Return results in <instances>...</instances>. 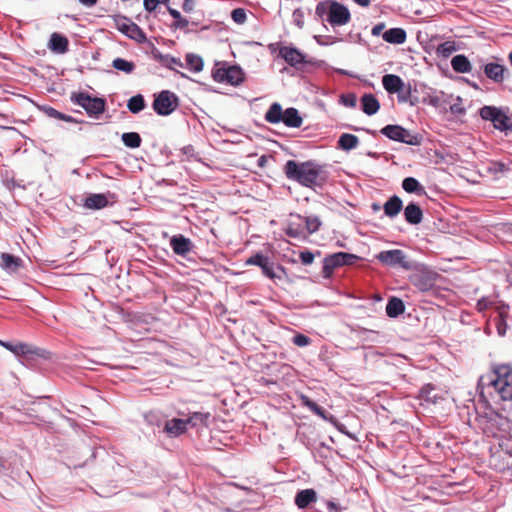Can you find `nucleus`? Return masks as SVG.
Returning a JSON list of instances; mask_svg holds the SVG:
<instances>
[{"label":"nucleus","mask_w":512,"mask_h":512,"mask_svg":"<svg viewBox=\"0 0 512 512\" xmlns=\"http://www.w3.org/2000/svg\"><path fill=\"white\" fill-rule=\"evenodd\" d=\"M230 16H231V19L236 23V24H244L247 20V13H246V10L242 7H237V8H234L231 13H230Z\"/></svg>","instance_id":"nucleus-51"},{"label":"nucleus","mask_w":512,"mask_h":512,"mask_svg":"<svg viewBox=\"0 0 512 512\" xmlns=\"http://www.w3.org/2000/svg\"><path fill=\"white\" fill-rule=\"evenodd\" d=\"M169 245L174 254L187 260L190 259L189 254L195 247L190 238L180 233L170 237Z\"/></svg>","instance_id":"nucleus-18"},{"label":"nucleus","mask_w":512,"mask_h":512,"mask_svg":"<svg viewBox=\"0 0 512 512\" xmlns=\"http://www.w3.org/2000/svg\"><path fill=\"white\" fill-rule=\"evenodd\" d=\"M321 251L316 250L315 252L305 248L299 252V260L304 266L311 265L314 262L316 256H320Z\"/></svg>","instance_id":"nucleus-44"},{"label":"nucleus","mask_w":512,"mask_h":512,"mask_svg":"<svg viewBox=\"0 0 512 512\" xmlns=\"http://www.w3.org/2000/svg\"><path fill=\"white\" fill-rule=\"evenodd\" d=\"M181 152L187 157V160H199L193 145H186L182 147Z\"/></svg>","instance_id":"nucleus-61"},{"label":"nucleus","mask_w":512,"mask_h":512,"mask_svg":"<svg viewBox=\"0 0 512 512\" xmlns=\"http://www.w3.org/2000/svg\"><path fill=\"white\" fill-rule=\"evenodd\" d=\"M293 22L298 28H303L304 26V13L301 8H296L293 13Z\"/></svg>","instance_id":"nucleus-59"},{"label":"nucleus","mask_w":512,"mask_h":512,"mask_svg":"<svg viewBox=\"0 0 512 512\" xmlns=\"http://www.w3.org/2000/svg\"><path fill=\"white\" fill-rule=\"evenodd\" d=\"M362 258L353 253L338 251L331 254H327L322 261V277L326 280H330L334 271L344 266H351L359 262Z\"/></svg>","instance_id":"nucleus-9"},{"label":"nucleus","mask_w":512,"mask_h":512,"mask_svg":"<svg viewBox=\"0 0 512 512\" xmlns=\"http://www.w3.org/2000/svg\"><path fill=\"white\" fill-rule=\"evenodd\" d=\"M291 342L298 347H307L311 344L312 339L304 333L297 332L292 336Z\"/></svg>","instance_id":"nucleus-50"},{"label":"nucleus","mask_w":512,"mask_h":512,"mask_svg":"<svg viewBox=\"0 0 512 512\" xmlns=\"http://www.w3.org/2000/svg\"><path fill=\"white\" fill-rule=\"evenodd\" d=\"M161 65L167 69L173 70V65L183 67V63L180 58H176L170 54H165L161 62Z\"/></svg>","instance_id":"nucleus-52"},{"label":"nucleus","mask_w":512,"mask_h":512,"mask_svg":"<svg viewBox=\"0 0 512 512\" xmlns=\"http://www.w3.org/2000/svg\"><path fill=\"white\" fill-rule=\"evenodd\" d=\"M315 19L328 23L332 28L341 27L351 21L347 5L337 0L320 1L315 8Z\"/></svg>","instance_id":"nucleus-5"},{"label":"nucleus","mask_w":512,"mask_h":512,"mask_svg":"<svg viewBox=\"0 0 512 512\" xmlns=\"http://www.w3.org/2000/svg\"><path fill=\"white\" fill-rule=\"evenodd\" d=\"M486 77L495 83H502L505 80L507 68L499 63L490 62L483 66Z\"/></svg>","instance_id":"nucleus-25"},{"label":"nucleus","mask_w":512,"mask_h":512,"mask_svg":"<svg viewBox=\"0 0 512 512\" xmlns=\"http://www.w3.org/2000/svg\"><path fill=\"white\" fill-rule=\"evenodd\" d=\"M302 221L294 222L288 221L286 227L283 229L286 236L294 239H306L305 232L302 228Z\"/></svg>","instance_id":"nucleus-36"},{"label":"nucleus","mask_w":512,"mask_h":512,"mask_svg":"<svg viewBox=\"0 0 512 512\" xmlns=\"http://www.w3.org/2000/svg\"><path fill=\"white\" fill-rule=\"evenodd\" d=\"M280 59L291 68L303 73H311L313 69H323L326 73L335 72L342 76L361 79L358 75L349 70L332 67L325 60L308 56L292 43L280 49Z\"/></svg>","instance_id":"nucleus-3"},{"label":"nucleus","mask_w":512,"mask_h":512,"mask_svg":"<svg viewBox=\"0 0 512 512\" xmlns=\"http://www.w3.org/2000/svg\"><path fill=\"white\" fill-rule=\"evenodd\" d=\"M179 106L180 98L171 90L164 89L153 94L151 107L158 116H170Z\"/></svg>","instance_id":"nucleus-10"},{"label":"nucleus","mask_w":512,"mask_h":512,"mask_svg":"<svg viewBox=\"0 0 512 512\" xmlns=\"http://www.w3.org/2000/svg\"><path fill=\"white\" fill-rule=\"evenodd\" d=\"M360 109L368 116L376 114L380 109V102L372 93H365L360 98Z\"/></svg>","instance_id":"nucleus-27"},{"label":"nucleus","mask_w":512,"mask_h":512,"mask_svg":"<svg viewBox=\"0 0 512 512\" xmlns=\"http://www.w3.org/2000/svg\"><path fill=\"white\" fill-rule=\"evenodd\" d=\"M284 110L279 102H273L264 114V120L270 124H279L283 120Z\"/></svg>","instance_id":"nucleus-35"},{"label":"nucleus","mask_w":512,"mask_h":512,"mask_svg":"<svg viewBox=\"0 0 512 512\" xmlns=\"http://www.w3.org/2000/svg\"><path fill=\"white\" fill-rule=\"evenodd\" d=\"M359 138L352 133H342L337 139L336 148L344 152H350L359 145Z\"/></svg>","instance_id":"nucleus-29"},{"label":"nucleus","mask_w":512,"mask_h":512,"mask_svg":"<svg viewBox=\"0 0 512 512\" xmlns=\"http://www.w3.org/2000/svg\"><path fill=\"white\" fill-rule=\"evenodd\" d=\"M111 66L120 72L125 74H132L136 68V65L133 61L127 60L122 57H117L113 59Z\"/></svg>","instance_id":"nucleus-42"},{"label":"nucleus","mask_w":512,"mask_h":512,"mask_svg":"<svg viewBox=\"0 0 512 512\" xmlns=\"http://www.w3.org/2000/svg\"><path fill=\"white\" fill-rule=\"evenodd\" d=\"M70 101L85 110L86 114L95 120H99L107 109V100L104 96L98 97L87 91H73Z\"/></svg>","instance_id":"nucleus-7"},{"label":"nucleus","mask_w":512,"mask_h":512,"mask_svg":"<svg viewBox=\"0 0 512 512\" xmlns=\"http://www.w3.org/2000/svg\"><path fill=\"white\" fill-rule=\"evenodd\" d=\"M446 391L439 385L427 383L423 385L418 392L419 406L423 410L430 409L431 406L436 407L442 400Z\"/></svg>","instance_id":"nucleus-13"},{"label":"nucleus","mask_w":512,"mask_h":512,"mask_svg":"<svg viewBox=\"0 0 512 512\" xmlns=\"http://www.w3.org/2000/svg\"><path fill=\"white\" fill-rule=\"evenodd\" d=\"M190 429L184 422L181 416L166 419L162 425V432L170 439L180 438L185 435Z\"/></svg>","instance_id":"nucleus-19"},{"label":"nucleus","mask_w":512,"mask_h":512,"mask_svg":"<svg viewBox=\"0 0 512 512\" xmlns=\"http://www.w3.org/2000/svg\"><path fill=\"white\" fill-rule=\"evenodd\" d=\"M313 39L320 46H329V45H333L334 43H336L338 41H342V38H337L334 36H323V35H314Z\"/></svg>","instance_id":"nucleus-53"},{"label":"nucleus","mask_w":512,"mask_h":512,"mask_svg":"<svg viewBox=\"0 0 512 512\" xmlns=\"http://www.w3.org/2000/svg\"><path fill=\"white\" fill-rule=\"evenodd\" d=\"M0 266L7 273H14L18 271L19 268L23 267V260L14 254L2 252L0 254Z\"/></svg>","instance_id":"nucleus-26"},{"label":"nucleus","mask_w":512,"mask_h":512,"mask_svg":"<svg viewBox=\"0 0 512 512\" xmlns=\"http://www.w3.org/2000/svg\"><path fill=\"white\" fill-rule=\"evenodd\" d=\"M286 45L287 44H283L282 42H274L268 44L267 48L272 55L277 53V58H280V49Z\"/></svg>","instance_id":"nucleus-63"},{"label":"nucleus","mask_w":512,"mask_h":512,"mask_svg":"<svg viewBox=\"0 0 512 512\" xmlns=\"http://www.w3.org/2000/svg\"><path fill=\"white\" fill-rule=\"evenodd\" d=\"M174 411L184 419L189 429L200 431L210 426L212 414L196 401L178 403Z\"/></svg>","instance_id":"nucleus-6"},{"label":"nucleus","mask_w":512,"mask_h":512,"mask_svg":"<svg viewBox=\"0 0 512 512\" xmlns=\"http://www.w3.org/2000/svg\"><path fill=\"white\" fill-rule=\"evenodd\" d=\"M331 450L332 448L328 446L325 442H319L317 443L312 454L314 455V457H319L322 460H326L330 457Z\"/></svg>","instance_id":"nucleus-46"},{"label":"nucleus","mask_w":512,"mask_h":512,"mask_svg":"<svg viewBox=\"0 0 512 512\" xmlns=\"http://www.w3.org/2000/svg\"><path fill=\"white\" fill-rule=\"evenodd\" d=\"M379 132L389 140L416 146V135L399 124H387Z\"/></svg>","instance_id":"nucleus-17"},{"label":"nucleus","mask_w":512,"mask_h":512,"mask_svg":"<svg viewBox=\"0 0 512 512\" xmlns=\"http://www.w3.org/2000/svg\"><path fill=\"white\" fill-rule=\"evenodd\" d=\"M402 188L408 193H416V177H406L402 181Z\"/></svg>","instance_id":"nucleus-57"},{"label":"nucleus","mask_w":512,"mask_h":512,"mask_svg":"<svg viewBox=\"0 0 512 512\" xmlns=\"http://www.w3.org/2000/svg\"><path fill=\"white\" fill-rule=\"evenodd\" d=\"M396 94H397L398 101L400 103L409 102L411 106L416 105V98H413V96H412V90H411L410 85L407 88L405 85L404 89Z\"/></svg>","instance_id":"nucleus-47"},{"label":"nucleus","mask_w":512,"mask_h":512,"mask_svg":"<svg viewBox=\"0 0 512 512\" xmlns=\"http://www.w3.org/2000/svg\"><path fill=\"white\" fill-rule=\"evenodd\" d=\"M477 392L481 400L507 401L512 399V366L509 364H496L492 370L480 376L477 383Z\"/></svg>","instance_id":"nucleus-2"},{"label":"nucleus","mask_w":512,"mask_h":512,"mask_svg":"<svg viewBox=\"0 0 512 512\" xmlns=\"http://www.w3.org/2000/svg\"><path fill=\"white\" fill-rule=\"evenodd\" d=\"M300 400H301L302 406L309 409L312 413H314L321 419H322V417L325 416V413L327 410L324 407L320 406L316 401L311 399L309 396L302 394L300 397Z\"/></svg>","instance_id":"nucleus-40"},{"label":"nucleus","mask_w":512,"mask_h":512,"mask_svg":"<svg viewBox=\"0 0 512 512\" xmlns=\"http://www.w3.org/2000/svg\"><path fill=\"white\" fill-rule=\"evenodd\" d=\"M421 101L423 103H427L435 108H441L442 107V96L437 95L436 93L429 94L425 91H423V95L421 97Z\"/></svg>","instance_id":"nucleus-45"},{"label":"nucleus","mask_w":512,"mask_h":512,"mask_svg":"<svg viewBox=\"0 0 512 512\" xmlns=\"http://www.w3.org/2000/svg\"><path fill=\"white\" fill-rule=\"evenodd\" d=\"M478 113L482 120L491 122L494 129L504 133L506 136L512 132V114H508V107L484 105L479 109Z\"/></svg>","instance_id":"nucleus-8"},{"label":"nucleus","mask_w":512,"mask_h":512,"mask_svg":"<svg viewBox=\"0 0 512 512\" xmlns=\"http://www.w3.org/2000/svg\"><path fill=\"white\" fill-rule=\"evenodd\" d=\"M229 65L226 61H216L211 71L212 79L217 83L227 84Z\"/></svg>","instance_id":"nucleus-30"},{"label":"nucleus","mask_w":512,"mask_h":512,"mask_svg":"<svg viewBox=\"0 0 512 512\" xmlns=\"http://www.w3.org/2000/svg\"><path fill=\"white\" fill-rule=\"evenodd\" d=\"M492 305H493L492 301L483 297L477 301L476 307H477L478 311H484L488 308H491Z\"/></svg>","instance_id":"nucleus-64"},{"label":"nucleus","mask_w":512,"mask_h":512,"mask_svg":"<svg viewBox=\"0 0 512 512\" xmlns=\"http://www.w3.org/2000/svg\"><path fill=\"white\" fill-rule=\"evenodd\" d=\"M321 503L324 505L327 512H342L343 510V507L335 499L326 500L321 498Z\"/></svg>","instance_id":"nucleus-54"},{"label":"nucleus","mask_w":512,"mask_h":512,"mask_svg":"<svg viewBox=\"0 0 512 512\" xmlns=\"http://www.w3.org/2000/svg\"><path fill=\"white\" fill-rule=\"evenodd\" d=\"M478 420L480 424L484 425L482 428L484 433L494 436L498 431V426L503 418L499 413L491 410L490 412L485 413V415H479Z\"/></svg>","instance_id":"nucleus-21"},{"label":"nucleus","mask_w":512,"mask_h":512,"mask_svg":"<svg viewBox=\"0 0 512 512\" xmlns=\"http://www.w3.org/2000/svg\"><path fill=\"white\" fill-rule=\"evenodd\" d=\"M440 278L441 275L435 270L418 263V292H427L437 296L439 294L437 281Z\"/></svg>","instance_id":"nucleus-14"},{"label":"nucleus","mask_w":512,"mask_h":512,"mask_svg":"<svg viewBox=\"0 0 512 512\" xmlns=\"http://www.w3.org/2000/svg\"><path fill=\"white\" fill-rule=\"evenodd\" d=\"M116 29L125 35L127 38L134 40L139 44L148 42V38L144 30L136 23H134L129 17L123 14H114L111 16Z\"/></svg>","instance_id":"nucleus-11"},{"label":"nucleus","mask_w":512,"mask_h":512,"mask_svg":"<svg viewBox=\"0 0 512 512\" xmlns=\"http://www.w3.org/2000/svg\"><path fill=\"white\" fill-rule=\"evenodd\" d=\"M38 109L42 111L47 117L59 120L61 112L49 105H39Z\"/></svg>","instance_id":"nucleus-56"},{"label":"nucleus","mask_w":512,"mask_h":512,"mask_svg":"<svg viewBox=\"0 0 512 512\" xmlns=\"http://www.w3.org/2000/svg\"><path fill=\"white\" fill-rule=\"evenodd\" d=\"M382 85L388 94H396L404 89L405 82L399 75L387 73L382 76Z\"/></svg>","instance_id":"nucleus-24"},{"label":"nucleus","mask_w":512,"mask_h":512,"mask_svg":"<svg viewBox=\"0 0 512 512\" xmlns=\"http://www.w3.org/2000/svg\"><path fill=\"white\" fill-rule=\"evenodd\" d=\"M121 141L125 147L137 149L142 144V137L138 132H124L121 135Z\"/></svg>","instance_id":"nucleus-41"},{"label":"nucleus","mask_w":512,"mask_h":512,"mask_svg":"<svg viewBox=\"0 0 512 512\" xmlns=\"http://www.w3.org/2000/svg\"><path fill=\"white\" fill-rule=\"evenodd\" d=\"M288 128H300L303 124V117L295 107H288L284 110L281 121Z\"/></svg>","instance_id":"nucleus-28"},{"label":"nucleus","mask_w":512,"mask_h":512,"mask_svg":"<svg viewBox=\"0 0 512 512\" xmlns=\"http://www.w3.org/2000/svg\"><path fill=\"white\" fill-rule=\"evenodd\" d=\"M376 259L389 267H400L405 270H410L416 267V263L413 261H408L405 252L400 249L380 251L376 255Z\"/></svg>","instance_id":"nucleus-15"},{"label":"nucleus","mask_w":512,"mask_h":512,"mask_svg":"<svg viewBox=\"0 0 512 512\" xmlns=\"http://www.w3.org/2000/svg\"><path fill=\"white\" fill-rule=\"evenodd\" d=\"M318 502V494L313 488L298 490L294 496V504L298 509L304 510L311 508L313 504Z\"/></svg>","instance_id":"nucleus-20"},{"label":"nucleus","mask_w":512,"mask_h":512,"mask_svg":"<svg viewBox=\"0 0 512 512\" xmlns=\"http://www.w3.org/2000/svg\"><path fill=\"white\" fill-rule=\"evenodd\" d=\"M405 304L401 298L396 296H390L387 300L385 312L390 318H397L399 315L404 313Z\"/></svg>","instance_id":"nucleus-31"},{"label":"nucleus","mask_w":512,"mask_h":512,"mask_svg":"<svg viewBox=\"0 0 512 512\" xmlns=\"http://www.w3.org/2000/svg\"><path fill=\"white\" fill-rule=\"evenodd\" d=\"M245 79L246 73L239 64L234 63L229 65L227 84L233 87H238L244 83Z\"/></svg>","instance_id":"nucleus-32"},{"label":"nucleus","mask_w":512,"mask_h":512,"mask_svg":"<svg viewBox=\"0 0 512 512\" xmlns=\"http://www.w3.org/2000/svg\"><path fill=\"white\" fill-rule=\"evenodd\" d=\"M275 273L279 276L276 278V285H279L280 282H283L284 279H288V271L287 268L282 264L276 262Z\"/></svg>","instance_id":"nucleus-58"},{"label":"nucleus","mask_w":512,"mask_h":512,"mask_svg":"<svg viewBox=\"0 0 512 512\" xmlns=\"http://www.w3.org/2000/svg\"><path fill=\"white\" fill-rule=\"evenodd\" d=\"M290 217H295L297 218L299 221H302L304 222V232H305V235L306 237L308 235H312L316 232H318L322 226V220L320 219L319 216L317 215H308V216H302L298 213H290Z\"/></svg>","instance_id":"nucleus-22"},{"label":"nucleus","mask_w":512,"mask_h":512,"mask_svg":"<svg viewBox=\"0 0 512 512\" xmlns=\"http://www.w3.org/2000/svg\"><path fill=\"white\" fill-rule=\"evenodd\" d=\"M454 51L455 46L451 42L441 43L437 48L438 54H440L443 57H449Z\"/></svg>","instance_id":"nucleus-55"},{"label":"nucleus","mask_w":512,"mask_h":512,"mask_svg":"<svg viewBox=\"0 0 512 512\" xmlns=\"http://www.w3.org/2000/svg\"><path fill=\"white\" fill-rule=\"evenodd\" d=\"M245 266H257L262 275L274 284L279 276L275 273L276 262L262 251L252 253L245 261Z\"/></svg>","instance_id":"nucleus-12"},{"label":"nucleus","mask_w":512,"mask_h":512,"mask_svg":"<svg viewBox=\"0 0 512 512\" xmlns=\"http://www.w3.org/2000/svg\"><path fill=\"white\" fill-rule=\"evenodd\" d=\"M403 208V201L397 195H392L383 205L384 214L389 218L396 217Z\"/></svg>","instance_id":"nucleus-34"},{"label":"nucleus","mask_w":512,"mask_h":512,"mask_svg":"<svg viewBox=\"0 0 512 512\" xmlns=\"http://www.w3.org/2000/svg\"><path fill=\"white\" fill-rule=\"evenodd\" d=\"M48 48L53 53L65 54L69 51V40L64 34L53 32L49 38Z\"/></svg>","instance_id":"nucleus-23"},{"label":"nucleus","mask_w":512,"mask_h":512,"mask_svg":"<svg viewBox=\"0 0 512 512\" xmlns=\"http://www.w3.org/2000/svg\"><path fill=\"white\" fill-rule=\"evenodd\" d=\"M147 107L144 96L140 93L131 96L127 101V108L132 114H138Z\"/></svg>","instance_id":"nucleus-38"},{"label":"nucleus","mask_w":512,"mask_h":512,"mask_svg":"<svg viewBox=\"0 0 512 512\" xmlns=\"http://www.w3.org/2000/svg\"><path fill=\"white\" fill-rule=\"evenodd\" d=\"M406 37V31L400 27L390 28L382 34L383 40L390 44H402L405 42Z\"/></svg>","instance_id":"nucleus-33"},{"label":"nucleus","mask_w":512,"mask_h":512,"mask_svg":"<svg viewBox=\"0 0 512 512\" xmlns=\"http://www.w3.org/2000/svg\"><path fill=\"white\" fill-rule=\"evenodd\" d=\"M172 27L174 29L184 30L190 23V21L184 16L179 15L177 19H173Z\"/></svg>","instance_id":"nucleus-60"},{"label":"nucleus","mask_w":512,"mask_h":512,"mask_svg":"<svg viewBox=\"0 0 512 512\" xmlns=\"http://www.w3.org/2000/svg\"><path fill=\"white\" fill-rule=\"evenodd\" d=\"M186 68L193 73H198L204 68L203 58L195 53H187L185 55Z\"/></svg>","instance_id":"nucleus-39"},{"label":"nucleus","mask_w":512,"mask_h":512,"mask_svg":"<svg viewBox=\"0 0 512 512\" xmlns=\"http://www.w3.org/2000/svg\"><path fill=\"white\" fill-rule=\"evenodd\" d=\"M339 104L348 107V108H355L357 104V96L353 92L349 93H342L339 96Z\"/></svg>","instance_id":"nucleus-48"},{"label":"nucleus","mask_w":512,"mask_h":512,"mask_svg":"<svg viewBox=\"0 0 512 512\" xmlns=\"http://www.w3.org/2000/svg\"><path fill=\"white\" fill-rule=\"evenodd\" d=\"M159 4V0H143L144 9L148 13L155 12Z\"/></svg>","instance_id":"nucleus-62"},{"label":"nucleus","mask_w":512,"mask_h":512,"mask_svg":"<svg viewBox=\"0 0 512 512\" xmlns=\"http://www.w3.org/2000/svg\"><path fill=\"white\" fill-rule=\"evenodd\" d=\"M499 314V321L497 323V330L500 335L505 334V329L502 330V325L506 326V317L508 315L509 306L502 303L496 307Z\"/></svg>","instance_id":"nucleus-43"},{"label":"nucleus","mask_w":512,"mask_h":512,"mask_svg":"<svg viewBox=\"0 0 512 512\" xmlns=\"http://www.w3.org/2000/svg\"><path fill=\"white\" fill-rule=\"evenodd\" d=\"M117 201L115 193H86L82 199V206L87 210H101L112 206Z\"/></svg>","instance_id":"nucleus-16"},{"label":"nucleus","mask_w":512,"mask_h":512,"mask_svg":"<svg viewBox=\"0 0 512 512\" xmlns=\"http://www.w3.org/2000/svg\"><path fill=\"white\" fill-rule=\"evenodd\" d=\"M405 220L412 225H416V201H410L404 209Z\"/></svg>","instance_id":"nucleus-49"},{"label":"nucleus","mask_w":512,"mask_h":512,"mask_svg":"<svg viewBox=\"0 0 512 512\" xmlns=\"http://www.w3.org/2000/svg\"><path fill=\"white\" fill-rule=\"evenodd\" d=\"M325 168V164L315 160L300 162L290 159L284 164L283 172L287 179L321 194L329 180V172Z\"/></svg>","instance_id":"nucleus-1"},{"label":"nucleus","mask_w":512,"mask_h":512,"mask_svg":"<svg viewBox=\"0 0 512 512\" xmlns=\"http://www.w3.org/2000/svg\"><path fill=\"white\" fill-rule=\"evenodd\" d=\"M0 346L11 352L20 364L28 368L36 367L38 360L51 361L53 357L51 351L21 341L0 339Z\"/></svg>","instance_id":"nucleus-4"},{"label":"nucleus","mask_w":512,"mask_h":512,"mask_svg":"<svg viewBox=\"0 0 512 512\" xmlns=\"http://www.w3.org/2000/svg\"><path fill=\"white\" fill-rule=\"evenodd\" d=\"M451 66L457 73H468L471 71V63L463 54H458L452 57Z\"/></svg>","instance_id":"nucleus-37"}]
</instances>
